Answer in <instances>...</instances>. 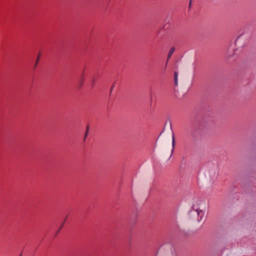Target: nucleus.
Here are the masks:
<instances>
[{
	"instance_id": "nucleus-1",
	"label": "nucleus",
	"mask_w": 256,
	"mask_h": 256,
	"mask_svg": "<svg viewBox=\"0 0 256 256\" xmlns=\"http://www.w3.org/2000/svg\"><path fill=\"white\" fill-rule=\"evenodd\" d=\"M174 50H175V49H174V47H172V48L170 49V51H169V52H168V57H167V59H168V60H168L171 57V56H172V54H173V53H174Z\"/></svg>"
},
{
	"instance_id": "nucleus-2",
	"label": "nucleus",
	"mask_w": 256,
	"mask_h": 256,
	"mask_svg": "<svg viewBox=\"0 0 256 256\" xmlns=\"http://www.w3.org/2000/svg\"><path fill=\"white\" fill-rule=\"evenodd\" d=\"M66 218H67V216L65 218L64 222H62V224L61 226H60V228H59V229L58 230L56 234V236H57V234L59 233V232L60 231V230H62V227L64 226V223H65V222L66 221Z\"/></svg>"
},
{
	"instance_id": "nucleus-3",
	"label": "nucleus",
	"mask_w": 256,
	"mask_h": 256,
	"mask_svg": "<svg viewBox=\"0 0 256 256\" xmlns=\"http://www.w3.org/2000/svg\"><path fill=\"white\" fill-rule=\"evenodd\" d=\"M178 72H174V84L175 85H177L178 84Z\"/></svg>"
},
{
	"instance_id": "nucleus-4",
	"label": "nucleus",
	"mask_w": 256,
	"mask_h": 256,
	"mask_svg": "<svg viewBox=\"0 0 256 256\" xmlns=\"http://www.w3.org/2000/svg\"><path fill=\"white\" fill-rule=\"evenodd\" d=\"M88 132H89V127L88 126L86 127V133H85V136H84V140H86L88 134Z\"/></svg>"
},
{
	"instance_id": "nucleus-5",
	"label": "nucleus",
	"mask_w": 256,
	"mask_h": 256,
	"mask_svg": "<svg viewBox=\"0 0 256 256\" xmlns=\"http://www.w3.org/2000/svg\"><path fill=\"white\" fill-rule=\"evenodd\" d=\"M40 54L39 53V54L38 55V57L37 60H36V62L35 66H34L35 68L36 66V65H37L38 63V62L40 58Z\"/></svg>"
},
{
	"instance_id": "nucleus-6",
	"label": "nucleus",
	"mask_w": 256,
	"mask_h": 256,
	"mask_svg": "<svg viewBox=\"0 0 256 256\" xmlns=\"http://www.w3.org/2000/svg\"><path fill=\"white\" fill-rule=\"evenodd\" d=\"M40 54L39 53V54L38 55V57L37 60H36V62L35 66H34L35 68L36 66V65H37L38 63V62L40 58Z\"/></svg>"
},
{
	"instance_id": "nucleus-7",
	"label": "nucleus",
	"mask_w": 256,
	"mask_h": 256,
	"mask_svg": "<svg viewBox=\"0 0 256 256\" xmlns=\"http://www.w3.org/2000/svg\"><path fill=\"white\" fill-rule=\"evenodd\" d=\"M174 144H175L174 136V134H173V136H172V146H173V148H174Z\"/></svg>"
},
{
	"instance_id": "nucleus-8",
	"label": "nucleus",
	"mask_w": 256,
	"mask_h": 256,
	"mask_svg": "<svg viewBox=\"0 0 256 256\" xmlns=\"http://www.w3.org/2000/svg\"><path fill=\"white\" fill-rule=\"evenodd\" d=\"M22 256V254L20 255V256Z\"/></svg>"
}]
</instances>
